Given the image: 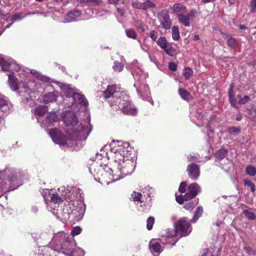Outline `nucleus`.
Masks as SVG:
<instances>
[{
    "instance_id": "obj_41",
    "label": "nucleus",
    "mask_w": 256,
    "mask_h": 256,
    "mask_svg": "<svg viewBox=\"0 0 256 256\" xmlns=\"http://www.w3.org/2000/svg\"><path fill=\"white\" fill-rule=\"evenodd\" d=\"M124 65L120 62H114L113 69L114 72H120L122 70Z\"/></svg>"
},
{
    "instance_id": "obj_22",
    "label": "nucleus",
    "mask_w": 256,
    "mask_h": 256,
    "mask_svg": "<svg viewBox=\"0 0 256 256\" xmlns=\"http://www.w3.org/2000/svg\"><path fill=\"white\" fill-rule=\"evenodd\" d=\"M95 168H94V172L96 173V175L99 178V180L102 178V176L104 174H106L105 170H104L102 166L100 165L94 166Z\"/></svg>"
},
{
    "instance_id": "obj_8",
    "label": "nucleus",
    "mask_w": 256,
    "mask_h": 256,
    "mask_svg": "<svg viewBox=\"0 0 256 256\" xmlns=\"http://www.w3.org/2000/svg\"><path fill=\"white\" fill-rule=\"evenodd\" d=\"M196 12V10L192 9L186 14H182L178 16L179 23L185 26H190V22H192Z\"/></svg>"
},
{
    "instance_id": "obj_21",
    "label": "nucleus",
    "mask_w": 256,
    "mask_h": 256,
    "mask_svg": "<svg viewBox=\"0 0 256 256\" xmlns=\"http://www.w3.org/2000/svg\"><path fill=\"white\" fill-rule=\"evenodd\" d=\"M119 110H120L121 112H122L124 113V114H125L134 116L138 112L137 110L135 108L131 107V105H130L126 107L121 108Z\"/></svg>"
},
{
    "instance_id": "obj_5",
    "label": "nucleus",
    "mask_w": 256,
    "mask_h": 256,
    "mask_svg": "<svg viewBox=\"0 0 256 256\" xmlns=\"http://www.w3.org/2000/svg\"><path fill=\"white\" fill-rule=\"evenodd\" d=\"M62 120L66 126H74L78 123L76 114L72 111L68 110L63 112Z\"/></svg>"
},
{
    "instance_id": "obj_42",
    "label": "nucleus",
    "mask_w": 256,
    "mask_h": 256,
    "mask_svg": "<svg viewBox=\"0 0 256 256\" xmlns=\"http://www.w3.org/2000/svg\"><path fill=\"white\" fill-rule=\"evenodd\" d=\"M176 202L178 203L179 204H182L184 201H188L190 200H186L185 198V194L176 196Z\"/></svg>"
},
{
    "instance_id": "obj_25",
    "label": "nucleus",
    "mask_w": 256,
    "mask_h": 256,
    "mask_svg": "<svg viewBox=\"0 0 256 256\" xmlns=\"http://www.w3.org/2000/svg\"><path fill=\"white\" fill-rule=\"evenodd\" d=\"M56 95L52 92H49L44 96V102L46 104H48L56 101Z\"/></svg>"
},
{
    "instance_id": "obj_63",
    "label": "nucleus",
    "mask_w": 256,
    "mask_h": 256,
    "mask_svg": "<svg viewBox=\"0 0 256 256\" xmlns=\"http://www.w3.org/2000/svg\"><path fill=\"white\" fill-rule=\"evenodd\" d=\"M250 66H254L256 65V58L249 62Z\"/></svg>"
},
{
    "instance_id": "obj_32",
    "label": "nucleus",
    "mask_w": 256,
    "mask_h": 256,
    "mask_svg": "<svg viewBox=\"0 0 256 256\" xmlns=\"http://www.w3.org/2000/svg\"><path fill=\"white\" fill-rule=\"evenodd\" d=\"M50 198H51L52 202L54 204H59L62 202V199L60 198V196L58 194H51V196H50Z\"/></svg>"
},
{
    "instance_id": "obj_59",
    "label": "nucleus",
    "mask_w": 256,
    "mask_h": 256,
    "mask_svg": "<svg viewBox=\"0 0 256 256\" xmlns=\"http://www.w3.org/2000/svg\"><path fill=\"white\" fill-rule=\"evenodd\" d=\"M20 14L18 13L15 14L14 15H12L11 16V19L14 20H20Z\"/></svg>"
},
{
    "instance_id": "obj_13",
    "label": "nucleus",
    "mask_w": 256,
    "mask_h": 256,
    "mask_svg": "<svg viewBox=\"0 0 256 256\" xmlns=\"http://www.w3.org/2000/svg\"><path fill=\"white\" fill-rule=\"evenodd\" d=\"M149 248L153 255L158 256L162 252L160 244L156 239H152L150 242Z\"/></svg>"
},
{
    "instance_id": "obj_58",
    "label": "nucleus",
    "mask_w": 256,
    "mask_h": 256,
    "mask_svg": "<svg viewBox=\"0 0 256 256\" xmlns=\"http://www.w3.org/2000/svg\"><path fill=\"white\" fill-rule=\"evenodd\" d=\"M117 12H118V14H119L120 15V16H121L122 17L124 16V9L120 8H117Z\"/></svg>"
},
{
    "instance_id": "obj_54",
    "label": "nucleus",
    "mask_w": 256,
    "mask_h": 256,
    "mask_svg": "<svg viewBox=\"0 0 256 256\" xmlns=\"http://www.w3.org/2000/svg\"><path fill=\"white\" fill-rule=\"evenodd\" d=\"M1 180V185H0V196H2V192H0L1 191H3L4 190H6V186H5V184H2L3 182H4H4L3 180Z\"/></svg>"
},
{
    "instance_id": "obj_38",
    "label": "nucleus",
    "mask_w": 256,
    "mask_h": 256,
    "mask_svg": "<svg viewBox=\"0 0 256 256\" xmlns=\"http://www.w3.org/2000/svg\"><path fill=\"white\" fill-rule=\"evenodd\" d=\"M155 219L153 216H149L146 220V229L148 230H152L153 224H154Z\"/></svg>"
},
{
    "instance_id": "obj_29",
    "label": "nucleus",
    "mask_w": 256,
    "mask_h": 256,
    "mask_svg": "<svg viewBox=\"0 0 256 256\" xmlns=\"http://www.w3.org/2000/svg\"><path fill=\"white\" fill-rule=\"evenodd\" d=\"M157 44L161 48H165L166 46L170 45L168 44L166 38L164 36H161L160 38H158Z\"/></svg>"
},
{
    "instance_id": "obj_16",
    "label": "nucleus",
    "mask_w": 256,
    "mask_h": 256,
    "mask_svg": "<svg viewBox=\"0 0 256 256\" xmlns=\"http://www.w3.org/2000/svg\"><path fill=\"white\" fill-rule=\"evenodd\" d=\"M0 66L2 67L1 70L2 71L10 72L9 74L14 73L12 72L14 70L16 71H18L20 70V68L16 64L14 63H10L8 61Z\"/></svg>"
},
{
    "instance_id": "obj_10",
    "label": "nucleus",
    "mask_w": 256,
    "mask_h": 256,
    "mask_svg": "<svg viewBox=\"0 0 256 256\" xmlns=\"http://www.w3.org/2000/svg\"><path fill=\"white\" fill-rule=\"evenodd\" d=\"M200 192V187L196 182L190 184L188 187V192L185 193L186 200H192Z\"/></svg>"
},
{
    "instance_id": "obj_4",
    "label": "nucleus",
    "mask_w": 256,
    "mask_h": 256,
    "mask_svg": "<svg viewBox=\"0 0 256 256\" xmlns=\"http://www.w3.org/2000/svg\"><path fill=\"white\" fill-rule=\"evenodd\" d=\"M62 235L63 238V243L61 244L62 250L67 256H74L76 252L74 241L66 234H63Z\"/></svg>"
},
{
    "instance_id": "obj_27",
    "label": "nucleus",
    "mask_w": 256,
    "mask_h": 256,
    "mask_svg": "<svg viewBox=\"0 0 256 256\" xmlns=\"http://www.w3.org/2000/svg\"><path fill=\"white\" fill-rule=\"evenodd\" d=\"M155 7L156 4L154 2L150 0H146V2H142L140 8L142 10H148L150 8H153Z\"/></svg>"
},
{
    "instance_id": "obj_48",
    "label": "nucleus",
    "mask_w": 256,
    "mask_h": 256,
    "mask_svg": "<svg viewBox=\"0 0 256 256\" xmlns=\"http://www.w3.org/2000/svg\"><path fill=\"white\" fill-rule=\"evenodd\" d=\"M102 3V0H91L90 4L88 6H99Z\"/></svg>"
},
{
    "instance_id": "obj_33",
    "label": "nucleus",
    "mask_w": 256,
    "mask_h": 256,
    "mask_svg": "<svg viewBox=\"0 0 256 256\" xmlns=\"http://www.w3.org/2000/svg\"><path fill=\"white\" fill-rule=\"evenodd\" d=\"M228 132L230 134L235 136L240 134V129L238 127L230 126H228Z\"/></svg>"
},
{
    "instance_id": "obj_50",
    "label": "nucleus",
    "mask_w": 256,
    "mask_h": 256,
    "mask_svg": "<svg viewBox=\"0 0 256 256\" xmlns=\"http://www.w3.org/2000/svg\"><path fill=\"white\" fill-rule=\"evenodd\" d=\"M184 208L189 210L193 209L194 208V204L193 202H188L184 204Z\"/></svg>"
},
{
    "instance_id": "obj_37",
    "label": "nucleus",
    "mask_w": 256,
    "mask_h": 256,
    "mask_svg": "<svg viewBox=\"0 0 256 256\" xmlns=\"http://www.w3.org/2000/svg\"><path fill=\"white\" fill-rule=\"evenodd\" d=\"M162 49L164 50L165 53L170 56H173L176 52L175 48L172 46L170 45L166 46V48H162Z\"/></svg>"
},
{
    "instance_id": "obj_31",
    "label": "nucleus",
    "mask_w": 256,
    "mask_h": 256,
    "mask_svg": "<svg viewBox=\"0 0 256 256\" xmlns=\"http://www.w3.org/2000/svg\"><path fill=\"white\" fill-rule=\"evenodd\" d=\"M246 173L247 175L254 176L256 174V168L254 166L252 165H249L246 168Z\"/></svg>"
},
{
    "instance_id": "obj_56",
    "label": "nucleus",
    "mask_w": 256,
    "mask_h": 256,
    "mask_svg": "<svg viewBox=\"0 0 256 256\" xmlns=\"http://www.w3.org/2000/svg\"><path fill=\"white\" fill-rule=\"evenodd\" d=\"M134 26L137 28H140V29H142V32L144 31V28H143V26H142V24L140 22L138 21L135 22Z\"/></svg>"
},
{
    "instance_id": "obj_9",
    "label": "nucleus",
    "mask_w": 256,
    "mask_h": 256,
    "mask_svg": "<svg viewBox=\"0 0 256 256\" xmlns=\"http://www.w3.org/2000/svg\"><path fill=\"white\" fill-rule=\"evenodd\" d=\"M186 172L188 176L192 180H196L200 175V166L194 163L188 165Z\"/></svg>"
},
{
    "instance_id": "obj_34",
    "label": "nucleus",
    "mask_w": 256,
    "mask_h": 256,
    "mask_svg": "<svg viewBox=\"0 0 256 256\" xmlns=\"http://www.w3.org/2000/svg\"><path fill=\"white\" fill-rule=\"evenodd\" d=\"M238 44V42L235 38L230 36V38H228V45L231 48H234L237 47Z\"/></svg>"
},
{
    "instance_id": "obj_64",
    "label": "nucleus",
    "mask_w": 256,
    "mask_h": 256,
    "mask_svg": "<svg viewBox=\"0 0 256 256\" xmlns=\"http://www.w3.org/2000/svg\"><path fill=\"white\" fill-rule=\"evenodd\" d=\"M242 116L241 114H239L236 115V120L237 121L240 122L242 120Z\"/></svg>"
},
{
    "instance_id": "obj_18",
    "label": "nucleus",
    "mask_w": 256,
    "mask_h": 256,
    "mask_svg": "<svg viewBox=\"0 0 256 256\" xmlns=\"http://www.w3.org/2000/svg\"><path fill=\"white\" fill-rule=\"evenodd\" d=\"M82 15V12L78 9H74L67 13L66 20L68 22H72Z\"/></svg>"
},
{
    "instance_id": "obj_6",
    "label": "nucleus",
    "mask_w": 256,
    "mask_h": 256,
    "mask_svg": "<svg viewBox=\"0 0 256 256\" xmlns=\"http://www.w3.org/2000/svg\"><path fill=\"white\" fill-rule=\"evenodd\" d=\"M49 134L52 141L58 144L64 146L66 144L65 136L62 131L57 128L51 129L49 131Z\"/></svg>"
},
{
    "instance_id": "obj_51",
    "label": "nucleus",
    "mask_w": 256,
    "mask_h": 256,
    "mask_svg": "<svg viewBox=\"0 0 256 256\" xmlns=\"http://www.w3.org/2000/svg\"><path fill=\"white\" fill-rule=\"evenodd\" d=\"M169 68L170 70L174 72L176 70L177 66L175 62H171L169 63Z\"/></svg>"
},
{
    "instance_id": "obj_45",
    "label": "nucleus",
    "mask_w": 256,
    "mask_h": 256,
    "mask_svg": "<svg viewBox=\"0 0 256 256\" xmlns=\"http://www.w3.org/2000/svg\"><path fill=\"white\" fill-rule=\"evenodd\" d=\"M187 186L186 182H182L179 185L178 192L180 193H184L186 192V188Z\"/></svg>"
},
{
    "instance_id": "obj_19",
    "label": "nucleus",
    "mask_w": 256,
    "mask_h": 256,
    "mask_svg": "<svg viewBox=\"0 0 256 256\" xmlns=\"http://www.w3.org/2000/svg\"><path fill=\"white\" fill-rule=\"evenodd\" d=\"M8 86L11 88V90L15 91L18 90V86L17 83V78L14 76V73L12 72L11 74H8Z\"/></svg>"
},
{
    "instance_id": "obj_40",
    "label": "nucleus",
    "mask_w": 256,
    "mask_h": 256,
    "mask_svg": "<svg viewBox=\"0 0 256 256\" xmlns=\"http://www.w3.org/2000/svg\"><path fill=\"white\" fill-rule=\"evenodd\" d=\"M244 185L250 187V190H251V191L252 192H254V191L256 190L255 185L252 182L251 180L246 179V180H244Z\"/></svg>"
},
{
    "instance_id": "obj_17",
    "label": "nucleus",
    "mask_w": 256,
    "mask_h": 256,
    "mask_svg": "<svg viewBox=\"0 0 256 256\" xmlns=\"http://www.w3.org/2000/svg\"><path fill=\"white\" fill-rule=\"evenodd\" d=\"M234 85L231 84L228 90V96L230 104L234 108H238L236 100H237L234 97Z\"/></svg>"
},
{
    "instance_id": "obj_11",
    "label": "nucleus",
    "mask_w": 256,
    "mask_h": 256,
    "mask_svg": "<svg viewBox=\"0 0 256 256\" xmlns=\"http://www.w3.org/2000/svg\"><path fill=\"white\" fill-rule=\"evenodd\" d=\"M170 13L171 14H174L176 16L184 14L187 12V8L184 6V4L180 2H176L173 4L172 6L170 8Z\"/></svg>"
},
{
    "instance_id": "obj_49",
    "label": "nucleus",
    "mask_w": 256,
    "mask_h": 256,
    "mask_svg": "<svg viewBox=\"0 0 256 256\" xmlns=\"http://www.w3.org/2000/svg\"><path fill=\"white\" fill-rule=\"evenodd\" d=\"M80 126L81 129L78 130V134H84L86 133H87L88 126H85L84 125L80 124Z\"/></svg>"
},
{
    "instance_id": "obj_14",
    "label": "nucleus",
    "mask_w": 256,
    "mask_h": 256,
    "mask_svg": "<svg viewBox=\"0 0 256 256\" xmlns=\"http://www.w3.org/2000/svg\"><path fill=\"white\" fill-rule=\"evenodd\" d=\"M72 104H78L86 107L88 106V102L83 94L78 92H73L72 94Z\"/></svg>"
},
{
    "instance_id": "obj_26",
    "label": "nucleus",
    "mask_w": 256,
    "mask_h": 256,
    "mask_svg": "<svg viewBox=\"0 0 256 256\" xmlns=\"http://www.w3.org/2000/svg\"><path fill=\"white\" fill-rule=\"evenodd\" d=\"M203 212V208L202 207L200 206L196 208L195 214H194L193 219L192 220V222H196L198 220L199 218L201 217Z\"/></svg>"
},
{
    "instance_id": "obj_28",
    "label": "nucleus",
    "mask_w": 256,
    "mask_h": 256,
    "mask_svg": "<svg viewBox=\"0 0 256 256\" xmlns=\"http://www.w3.org/2000/svg\"><path fill=\"white\" fill-rule=\"evenodd\" d=\"M242 214H244V216H245L247 219L250 220H254L256 219V214L248 210H244Z\"/></svg>"
},
{
    "instance_id": "obj_12",
    "label": "nucleus",
    "mask_w": 256,
    "mask_h": 256,
    "mask_svg": "<svg viewBox=\"0 0 256 256\" xmlns=\"http://www.w3.org/2000/svg\"><path fill=\"white\" fill-rule=\"evenodd\" d=\"M131 198L132 200L135 202L144 203V205L148 204L152 200V198L150 196H146L145 195L142 196L139 192H133L131 194Z\"/></svg>"
},
{
    "instance_id": "obj_52",
    "label": "nucleus",
    "mask_w": 256,
    "mask_h": 256,
    "mask_svg": "<svg viewBox=\"0 0 256 256\" xmlns=\"http://www.w3.org/2000/svg\"><path fill=\"white\" fill-rule=\"evenodd\" d=\"M108 3L111 4L118 5L120 4H124L123 0H108Z\"/></svg>"
},
{
    "instance_id": "obj_62",
    "label": "nucleus",
    "mask_w": 256,
    "mask_h": 256,
    "mask_svg": "<svg viewBox=\"0 0 256 256\" xmlns=\"http://www.w3.org/2000/svg\"><path fill=\"white\" fill-rule=\"evenodd\" d=\"M215 0H202V4H207L209 2H214Z\"/></svg>"
},
{
    "instance_id": "obj_24",
    "label": "nucleus",
    "mask_w": 256,
    "mask_h": 256,
    "mask_svg": "<svg viewBox=\"0 0 256 256\" xmlns=\"http://www.w3.org/2000/svg\"><path fill=\"white\" fill-rule=\"evenodd\" d=\"M178 94L180 95L181 98L184 100H188L192 98L190 93L184 89L179 88Z\"/></svg>"
},
{
    "instance_id": "obj_36",
    "label": "nucleus",
    "mask_w": 256,
    "mask_h": 256,
    "mask_svg": "<svg viewBox=\"0 0 256 256\" xmlns=\"http://www.w3.org/2000/svg\"><path fill=\"white\" fill-rule=\"evenodd\" d=\"M126 34L127 37L132 39L135 40L137 38V34L134 29L128 28L126 30Z\"/></svg>"
},
{
    "instance_id": "obj_20",
    "label": "nucleus",
    "mask_w": 256,
    "mask_h": 256,
    "mask_svg": "<svg viewBox=\"0 0 256 256\" xmlns=\"http://www.w3.org/2000/svg\"><path fill=\"white\" fill-rule=\"evenodd\" d=\"M58 116L55 112H50L46 117V122L47 126H50L54 122L58 121Z\"/></svg>"
},
{
    "instance_id": "obj_57",
    "label": "nucleus",
    "mask_w": 256,
    "mask_h": 256,
    "mask_svg": "<svg viewBox=\"0 0 256 256\" xmlns=\"http://www.w3.org/2000/svg\"><path fill=\"white\" fill-rule=\"evenodd\" d=\"M91 0H78V2L80 4H84L86 6H88L90 4Z\"/></svg>"
},
{
    "instance_id": "obj_60",
    "label": "nucleus",
    "mask_w": 256,
    "mask_h": 256,
    "mask_svg": "<svg viewBox=\"0 0 256 256\" xmlns=\"http://www.w3.org/2000/svg\"><path fill=\"white\" fill-rule=\"evenodd\" d=\"M141 4H142V2H132V6L135 8H139V9H141L140 8V6H141Z\"/></svg>"
},
{
    "instance_id": "obj_39",
    "label": "nucleus",
    "mask_w": 256,
    "mask_h": 256,
    "mask_svg": "<svg viewBox=\"0 0 256 256\" xmlns=\"http://www.w3.org/2000/svg\"><path fill=\"white\" fill-rule=\"evenodd\" d=\"M193 70L191 68L189 67L185 68L184 74L185 80H189L190 76L193 75Z\"/></svg>"
},
{
    "instance_id": "obj_46",
    "label": "nucleus",
    "mask_w": 256,
    "mask_h": 256,
    "mask_svg": "<svg viewBox=\"0 0 256 256\" xmlns=\"http://www.w3.org/2000/svg\"><path fill=\"white\" fill-rule=\"evenodd\" d=\"M250 98L248 96H245L242 98L238 100V104H244L250 101Z\"/></svg>"
},
{
    "instance_id": "obj_23",
    "label": "nucleus",
    "mask_w": 256,
    "mask_h": 256,
    "mask_svg": "<svg viewBox=\"0 0 256 256\" xmlns=\"http://www.w3.org/2000/svg\"><path fill=\"white\" fill-rule=\"evenodd\" d=\"M48 111V107L46 106L40 105L34 108L35 114L42 116L46 113Z\"/></svg>"
},
{
    "instance_id": "obj_30",
    "label": "nucleus",
    "mask_w": 256,
    "mask_h": 256,
    "mask_svg": "<svg viewBox=\"0 0 256 256\" xmlns=\"http://www.w3.org/2000/svg\"><path fill=\"white\" fill-rule=\"evenodd\" d=\"M227 150L224 149H220L216 151L215 153L214 156L216 158L219 160H222L226 157Z\"/></svg>"
},
{
    "instance_id": "obj_2",
    "label": "nucleus",
    "mask_w": 256,
    "mask_h": 256,
    "mask_svg": "<svg viewBox=\"0 0 256 256\" xmlns=\"http://www.w3.org/2000/svg\"><path fill=\"white\" fill-rule=\"evenodd\" d=\"M175 234L172 236H176L180 234V236H186L191 232L190 224L186 218H182L176 221L174 225Z\"/></svg>"
},
{
    "instance_id": "obj_15",
    "label": "nucleus",
    "mask_w": 256,
    "mask_h": 256,
    "mask_svg": "<svg viewBox=\"0 0 256 256\" xmlns=\"http://www.w3.org/2000/svg\"><path fill=\"white\" fill-rule=\"evenodd\" d=\"M120 94L116 91V85H110L108 86L107 90L103 92V97L106 98L114 99L115 98V96L120 95Z\"/></svg>"
},
{
    "instance_id": "obj_47",
    "label": "nucleus",
    "mask_w": 256,
    "mask_h": 256,
    "mask_svg": "<svg viewBox=\"0 0 256 256\" xmlns=\"http://www.w3.org/2000/svg\"><path fill=\"white\" fill-rule=\"evenodd\" d=\"M149 36L153 41H156L158 38V32L157 31L152 30L150 32Z\"/></svg>"
},
{
    "instance_id": "obj_44",
    "label": "nucleus",
    "mask_w": 256,
    "mask_h": 256,
    "mask_svg": "<svg viewBox=\"0 0 256 256\" xmlns=\"http://www.w3.org/2000/svg\"><path fill=\"white\" fill-rule=\"evenodd\" d=\"M250 12L254 13L256 12V0H251L250 2Z\"/></svg>"
},
{
    "instance_id": "obj_61",
    "label": "nucleus",
    "mask_w": 256,
    "mask_h": 256,
    "mask_svg": "<svg viewBox=\"0 0 256 256\" xmlns=\"http://www.w3.org/2000/svg\"><path fill=\"white\" fill-rule=\"evenodd\" d=\"M6 60H4L2 56H0V66H2V64L6 63Z\"/></svg>"
},
{
    "instance_id": "obj_7",
    "label": "nucleus",
    "mask_w": 256,
    "mask_h": 256,
    "mask_svg": "<svg viewBox=\"0 0 256 256\" xmlns=\"http://www.w3.org/2000/svg\"><path fill=\"white\" fill-rule=\"evenodd\" d=\"M158 20L162 27L165 30H170L172 25L171 20L167 10H162L158 14Z\"/></svg>"
},
{
    "instance_id": "obj_53",
    "label": "nucleus",
    "mask_w": 256,
    "mask_h": 256,
    "mask_svg": "<svg viewBox=\"0 0 256 256\" xmlns=\"http://www.w3.org/2000/svg\"><path fill=\"white\" fill-rule=\"evenodd\" d=\"M187 158H188V162H196L197 160V158H196V156H192L191 154L188 156Z\"/></svg>"
},
{
    "instance_id": "obj_3",
    "label": "nucleus",
    "mask_w": 256,
    "mask_h": 256,
    "mask_svg": "<svg viewBox=\"0 0 256 256\" xmlns=\"http://www.w3.org/2000/svg\"><path fill=\"white\" fill-rule=\"evenodd\" d=\"M110 102L111 106L114 107V109L116 110L131 105L129 97L124 94L115 96V98L111 99Z\"/></svg>"
},
{
    "instance_id": "obj_43",
    "label": "nucleus",
    "mask_w": 256,
    "mask_h": 256,
    "mask_svg": "<svg viewBox=\"0 0 256 256\" xmlns=\"http://www.w3.org/2000/svg\"><path fill=\"white\" fill-rule=\"evenodd\" d=\"M82 230L81 228L79 226H76L72 228V231H71V235L73 236H75L78 234H80L81 233Z\"/></svg>"
},
{
    "instance_id": "obj_35",
    "label": "nucleus",
    "mask_w": 256,
    "mask_h": 256,
    "mask_svg": "<svg viewBox=\"0 0 256 256\" xmlns=\"http://www.w3.org/2000/svg\"><path fill=\"white\" fill-rule=\"evenodd\" d=\"M172 38L174 40H178L180 39L179 29L177 26L172 27Z\"/></svg>"
},
{
    "instance_id": "obj_55",
    "label": "nucleus",
    "mask_w": 256,
    "mask_h": 256,
    "mask_svg": "<svg viewBox=\"0 0 256 256\" xmlns=\"http://www.w3.org/2000/svg\"><path fill=\"white\" fill-rule=\"evenodd\" d=\"M8 106V102L2 98H0V108Z\"/></svg>"
},
{
    "instance_id": "obj_1",
    "label": "nucleus",
    "mask_w": 256,
    "mask_h": 256,
    "mask_svg": "<svg viewBox=\"0 0 256 256\" xmlns=\"http://www.w3.org/2000/svg\"><path fill=\"white\" fill-rule=\"evenodd\" d=\"M128 144L126 143L123 146H120L111 156L112 162L110 170L112 172H120L123 174H130L133 170L132 162L128 160L130 154L128 150Z\"/></svg>"
}]
</instances>
